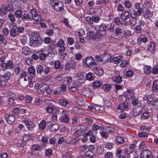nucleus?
<instances>
[{"mask_svg":"<svg viewBox=\"0 0 158 158\" xmlns=\"http://www.w3.org/2000/svg\"><path fill=\"white\" fill-rule=\"evenodd\" d=\"M30 43L34 47H38L42 45L43 40L40 37L39 34L35 32L32 33V35L30 38Z\"/></svg>","mask_w":158,"mask_h":158,"instance_id":"f257e3e1","label":"nucleus"},{"mask_svg":"<svg viewBox=\"0 0 158 158\" xmlns=\"http://www.w3.org/2000/svg\"><path fill=\"white\" fill-rule=\"evenodd\" d=\"M19 0H9L7 4L5 6L8 11L13 12V8H15L19 5Z\"/></svg>","mask_w":158,"mask_h":158,"instance_id":"f03ea898","label":"nucleus"},{"mask_svg":"<svg viewBox=\"0 0 158 158\" xmlns=\"http://www.w3.org/2000/svg\"><path fill=\"white\" fill-rule=\"evenodd\" d=\"M50 3L56 11H60L63 9V3L61 2L58 0H51Z\"/></svg>","mask_w":158,"mask_h":158,"instance_id":"7ed1b4c3","label":"nucleus"},{"mask_svg":"<svg viewBox=\"0 0 158 158\" xmlns=\"http://www.w3.org/2000/svg\"><path fill=\"white\" fill-rule=\"evenodd\" d=\"M32 19L34 20V23L38 24L40 23L41 21L40 16L36 12L35 10L33 9L31 10Z\"/></svg>","mask_w":158,"mask_h":158,"instance_id":"20e7f679","label":"nucleus"},{"mask_svg":"<svg viewBox=\"0 0 158 158\" xmlns=\"http://www.w3.org/2000/svg\"><path fill=\"white\" fill-rule=\"evenodd\" d=\"M89 36L90 39L91 40H101L102 36L104 35L100 34L98 31L96 32L91 31L89 32Z\"/></svg>","mask_w":158,"mask_h":158,"instance_id":"39448f33","label":"nucleus"},{"mask_svg":"<svg viewBox=\"0 0 158 158\" xmlns=\"http://www.w3.org/2000/svg\"><path fill=\"white\" fill-rule=\"evenodd\" d=\"M61 116L59 118L60 121L61 123H68L69 121V118L68 117V113L66 111L63 110L60 112Z\"/></svg>","mask_w":158,"mask_h":158,"instance_id":"423d86ee","label":"nucleus"},{"mask_svg":"<svg viewBox=\"0 0 158 158\" xmlns=\"http://www.w3.org/2000/svg\"><path fill=\"white\" fill-rule=\"evenodd\" d=\"M121 99H122L123 102L120 104L118 109H120L122 110L127 109L128 103L127 102L126 103L125 102L126 101V97L125 96L122 95L120 97L119 99L120 101H122V100H121Z\"/></svg>","mask_w":158,"mask_h":158,"instance_id":"0eeeda50","label":"nucleus"},{"mask_svg":"<svg viewBox=\"0 0 158 158\" xmlns=\"http://www.w3.org/2000/svg\"><path fill=\"white\" fill-rule=\"evenodd\" d=\"M1 67L3 70H6L8 69H11L14 67V64L12 61L9 60L5 62H2Z\"/></svg>","mask_w":158,"mask_h":158,"instance_id":"6e6552de","label":"nucleus"},{"mask_svg":"<svg viewBox=\"0 0 158 158\" xmlns=\"http://www.w3.org/2000/svg\"><path fill=\"white\" fill-rule=\"evenodd\" d=\"M26 125V127L29 131H32L35 127V124L32 122L27 120L22 121Z\"/></svg>","mask_w":158,"mask_h":158,"instance_id":"1a4fd4ad","label":"nucleus"},{"mask_svg":"<svg viewBox=\"0 0 158 158\" xmlns=\"http://www.w3.org/2000/svg\"><path fill=\"white\" fill-rule=\"evenodd\" d=\"M143 106H138L133 110V114L134 116H136L139 115L143 111Z\"/></svg>","mask_w":158,"mask_h":158,"instance_id":"9d476101","label":"nucleus"},{"mask_svg":"<svg viewBox=\"0 0 158 158\" xmlns=\"http://www.w3.org/2000/svg\"><path fill=\"white\" fill-rule=\"evenodd\" d=\"M141 156V158H153L151 152L148 150L143 151Z\"/></svg>","mask_w":158,"mask_h":158,"instance_id":"9b49d317","label":"nucleus"},{"mask_svg":"<svg viewBox=\"0 0 158 158\" xmlns=\"http://www.w3.org/2000/svg\"><path fill=\"white\" fill-rule=\"evenodd\" d=\"M107 28V26L104 23L101 24L99 27L98 31L99 33V34L105 35L106 33V30Z\"/></svg>","mask_w":158,"mask_h":158,"instance_id":"f8f14e48","label":"nucleus"},{"mask_svg":"<svg viewBox=\"0 0 158 158\" xmlns=\"http://www.w3.org/2000/svg\"><path fill=\"white\" fill-rule=\"evenodd\" d=\"M156 44L152 42H150L148 43L147 46V49L148 51L151 53H153L155 51L156 49Z\"/></svg>","mask_w":158,"mask_h":158,"instance_id":"ddd939ff","label":"nucleus"},{"mask_svg":"<svg viewBox=\"0 0 158 158\" xmlns=\"http://www.w3.org/2000/svg\"><path fill=\"white\" fill-rule=\"evenodd\" d=\"M130 16V12L128 10L123 11L120 16V19L123 21L129 19Z\"/></svg>","mask_w":158,"mask_h":158,"instance_id":"4468645a","label":"nucleus"},{"mask_svg":"<svg viewBox=\"0 0 158 158\" xmlns=\"http://www.w3.org/2000/svg\"><path fill=\"white\" fill-rule=\"evenodd\" d=\"M93 70L95 73L98 76H102L103 74V71L102 69L99 67H95Z\"/></svg>","mask_w":158,"mask_h":158,"instance_id":"2eb2a0df","label":"nucleus"},{"mask_svg":"<svg viewBox=\"0 0 158 158\" xmlns=\"http://www.w3.org/2000/svg\"><path fill=\"white\" fill-rule=\"evenodd\" d=\"M78 78V81L80 83H82L85 81L86 79L85 78V74L84 73H79L77 74Z\"/></svg>","mask_w":158,"mask_h":158,"instance_id":"dca6fc26","label":"nucleus"},{"mask_svg":"<svg viewBox=\"0 0 158 158\" xmlns=\"http://www.w3.org/2000/svg\"><path fill=\"white\" fill-rule=\"evenodd\" d=\"M6 118L7 123L10 124H12L15 120V118L12 115H9L8 114H6L5 115Z\"/></svg>","mask_w":158,"mask_h":158,"instance_id":"f3484780","label":"nucleus"},{"mask_svg":"<svg viewBox=\"0 0 158 158\" xmlns=\"http://www.w3.org/2000/svg\"><path fill=\"white\" fill-rule=\"evenodd\" d=\"M115 33L116 35L121 38L123 37L124 34V31L123 29L117 27L115 30Z\"/></svg>","mask_w":158,"mask_h":158,"instance_id":"a211bd4d","label":"nucleus"},{"mask_svg":"<svg viewBox=\"0 0 158 158\" xmlns=\"http://www.w3.org/2000/svg\"><path fill=\"white\" fill-rule=\"evenodd\" d=\"M92 61H95L94 58L92 56H88L85 60H83V63L85 65L88 67L89 65L90 64Z\"/></svg>","mask_w":158,"mask_h":158,"instance_id":"6ab92c4d","label":"nucleus"},{"mask_svg":"<svg viewBox=\"0 0 158 158\" xmlns=\"http://www.w3.org/2000/svg\"><path fill=\"white\" fill-rule=\"evenodd\" d=\"M76 64L70 63H67L65 65L64 69L66 70H70L75 69Z\"/></svg>","mask_w":158,"mask_h":158,"instance_id":"aec40b11","label":"nucleus"},{"mask_svg":"<svg viewBox=\"0 0 158 158\" xmlns=\"http://www.w3.org/2000/svg\"><path fill=\"white\" fill-rule=\"evenodd\" d=\"M140 3L137 2L135 4V8L137 10L136 11L140 15L143 12V8L140 7Z\"/></svg>","mask_w":158,"mask_h":158,"instance_id":"412c9836","label":"nucleus"},{"mask_svg":"<svg viewBox=\"0 0 158 158\" xmlns=\"http://www.w3.org/2000/svg\"><path fill=\"white\" fill-rule=\"evenodd\" d=\"M122 60V57L121 56H119L113 57V58H112L111 60H110V62H114L115 64H118Z\"/></svg>","mask_w":158,"mask_h":158,"instance_id":"4be33fe9","label":"nucleus"},{"mask_svg":"<svg viewBox=\"0 0 158 158\" xmlns=\"http://www.w3.org/2000/svg\"><path fill=\"white\" fill-rule=\"evenodd\" d=\"M102 56L103 57L104 63L108 61L110 62V60H111L112 57L108 54H103L102 55Z\"/></svg>","mask_w":158,"mask_h":158,"instance_id":"5701e85b","label":"nucleus"},{"mask_svg":"<svg viewBox=\"0 0 158 158\" xmlns=\"http://www.w3.org/2000/svg\"><path fill=\"white\" fill-rule=\"evenodd\" d=\"M152 15V14L151 13V11L148 9L146 10L143 14V16L145 19H149L151 17Z\"/></svg>","mask_w":158,"mask_h":158,"instance_id":"b1692460","label":"nucleus"},{"mask_svg":"<svg viewBox=\"0 0 158 158\" xmlns=\"http://www.w3.org/2000/svg\"><path fill=\"white\" fill-rule=\"evenodd\" d=\"M115 143L118 144H122L124 142V140L123 138L120 136H118L116 137Z\"/></svg>","mask_w":158,"mask_h":158,"instance_id":"393cba45","label":"nucleus"},{"mask_svg":"<svg viewBox=\"0 0 158 158\" xmlns=\"http://www.w3.org/2000/svg\"><path fill=\"white\" fill-rule=\"evenodd\" d=\"M152 89L154 91H156L158 90V80H155L152 84Z\"/></svg>","mask_w":158,"mask_h":158,"instance_id":"a878e982","label":"nucleus"},{"mask_svg":"<svg viewBox=\"0 0 158 158\" xmlns=\"http://www.w3.org/2000/svg\"><path fill=\"white\" fill-rule=\"evenodd\" d=\"M150 116V113L148 111H146L141 116V118L142 119H146L148 118Z\"/></svg>","mask_w":158,"mask_h":158,"instance_id":"bb28decb","label":"nucleus"},{"mask_svg":"<svg viewBox=\"0 0 158 158\" xmlns=\"http://www.w3.org/2000/svg\"><path fill=\"white\" fill-rule=\"evenodd\" d=\"M11 76L10 73L8 71H6L4 75H2V77L4 78L6 80L8 81L10 80Z\"/></svg>","mask_w":158,"mask_h":158,"instance_id":"cd10ccee","label":"nucleus"},{"mask_svg":"<svg viewBox=\"0 0 158 158\" xmlns=\"http://www.w3.org/2000/svg\"><path fill=\"white\" fill-rule=\"evenodd\" d=\"M122 151L120 149H117L116 152V155L118 158H126L124 155L122 154Z\"/></svg>","mask_w":158,"mask_h":158,"instance_id":"c85d7f7f","label":"nucleus"},{"mask_svg":"<svg viewBox=\"0 0 158 158\" xmlns=\"http://www.w3.org/2000/svg\"><path fill=\"white\" fill-rule=\"evenodd\" d=\"M133 13H131L130 14V16H131L132 19L137 20V16H139L140 15H139V14L135 10H133Z\"/></svg>","mask_w":158,"mask_h":158,"instance_id":"c756f323","label":"nucleus"},{"mask_svg":"<svg viewBox=\"0 0 158 158\" xmlns=\"http://www.w3.org/2000/svg\"><path fill=\"white\" fill-rule=\"evenodd\" d=\"M29 73L32 74V77H34L35 76V70L34 67H30L28 69Z\"/></svg>","mask_w":158,"mask_h":158,"instance_id":"7c9ffc66","label":"nucleus"},{"mask_svg":"<svg viewBox=\"0 0 158 158\" xmlns=\"http://www.w3.org/2000/svg\"><path fill=\"white\" fill-rule=\"evenodd\" d=\"M6 9L5 5L3 6L2 8L0 9V15H6L8 14V11Z\"/></svg>","mask_w":158,"mask_h":158,"instance_id":"2f4dec72","label":"nucleus"},{"mask_svg":"<svg viewBox=\"0 0 158 158\" xmlns=\"http://www.w3.org/2000/svg\"><path fill=\"white\" fill-rule=\"evenodd\" d=\"M14 14L16 18L18 19L20 18H21L22 16V15L23 12L21 10H17L15 12Z\"/></svg>","mask_w":158,"mask_h":158,"instance_id":"473e14b6","label":"nucleus"},{"mask_svg":"<svg viewBox=\"0 0 158 158\" xmlns=\"http://www.w3.org/2000/svg\"><path fill=\"white\" fill-rule=\"evenodd\" d=\"M41 141L43 143L42 147H43L44 148H45L48 143V138L46 137H43L41 139Z\"/></svg>","mask_w":158,"mask_h":158,"instance_id":"72a5a7b5","label":"nucleus"},{"mask_svg":"<svg viewBox=\"0 0 158 158\" xmlns=\"http://www.w3.org/2000/svg\"><path fill=\"white\" fill-rule=\"evenodd\" d=\"M102 84L101 81H96L93 82L92 84L93 87L95 88H97L100 87Z\"/></svg>","mask_w":158,"mask_h":158,"instance_id":"f704fd0d","label":"nucleus"},{"mask_svg":"<svg viewBox=\"0 0 158 158\" xmlns=\"http://www.w3.org/2000/svg\"><path fill=\"white\" fill-rule=\"evenodd\" d=\"M86 79L89 81H92L94 78L93 76V74L91 73H89L87 74L85 73Z\"/></svg>","mask_w":158,"mask_h":158,"instance_id":"c9c22d12","label":"nucleus"},{"mask_svg":"<svg viewBox=\"0 0 158 158\" xmlns=\"http://www.w3.org/2000/svg\"><path fill=\"white\" fill-rule=\"evenodd\" d=\"M8 102L9 105L13 106L16 104L17 100L12 98H10L8 100Z\"/></svg>","mask_w":158,"mask_h":158,"instance_id":"e433bc0d","label":"nucleus"},{"mask_svg":"<svg viewBox=\"0 0 158 158\" xmlns=\"http://www.w3.org/2000/svg\"><path fill=\"white\" fill-rule=\"evenodd\" d=\"M95 59L98 62H99L100 64H102L104 63L102 55L101 56L96 55L95 57Z\"/></svg>","mask_w":158,"mask_h":158,"instance_id":"4c0bfd02","label":"nucleus"},{"mask_svg":"<svg viewBox=\"0 0 158 158\" xmlns=\"http://www.w3.org/2000/svg\"><path fill=\"white\" fill-rule=\"evenodd\" d=\"M60 58L64 60H67L68 58V54L64 52H62L60 54Z\"/></svg>","mask_w":158,"mask_h":158,"instance_id":"58836bf2","label":"nucleus"},{"mask_svg":"<svg viewBox=\"0 0 158 158\" xmlns=\"http://www.w3.org/2000/svg\"><path fill=\"white\" fill-rule=\"evenodd\" d=\"M42 146L38 145H37L33 144L31 147V149L34 151H40L41 150Z\"/></svg>","mask_w":158,"mask_h":158,"instance_id":"ea45409f","label":"nucleus"},{"mask_svg":"<svg viewBox=\"0 0 158 158\" xmlns=\"http://www.w3.org/2000/svg\"><path fill=\"white\" fill-rule=\"evenodd\" d=\"M21 19L23 20L30 19H31V16L30 15L28 14H24L22 16Z\"/></svg>","mask_w":158,"mask_h":158,"instance_id":"a19ab883","label":"nucleus"},{"mask_svg":"<svg viewBox=\"0 0 158 158\" xmlns=\"http://www.w3.org/2000/svg\"><path fill=\"white\" fill-rule=\"evenodd\" d=\"M10 35L12 36H15L18 35L15 27L12 28L10 31Z\"/></svg>","mask_w":158,"mask_h":158,"instance_id":"79ce46f5","label":"nucleus"},{"mask_svg":"<svg viewBox=\"0 0 158 158\" xmlns=\"http://www.w3.org/2000/svg\"><path fill=\"white\" fill-rule=\"evenodd\" d=\"M7 41L4 37V36L0 34V44L5 45L6 44Z\"/></svg>","mask_w":158,"mask_h":158,"instance_id":"37998d69","label":"nucleus"},{"mask_svg":"<svg viewBox=\"0 0 158 158\" xmlns=\"http://www.w3.org/2000/svg\"><path fill=\"white\" fill-rule=\"evenodd\" d=\"M60 113V110H56L55 113H53L52 114V119L54 121H56L57 120L58 115Z\"/></svg>","mask_w":158,"mask_h":158,"instance_id":"c03bdc74","label":"nucleus"},{"mask_svg":"<svg viewBox=\"0 0 158 158\" xmlns=\"http://www.w3.org/2000/svg\"><path fill=\"white\" fill-rule=\"evenodd\" d=\"M59 125L57 123L54 124L51 127V130L52 131H55L59 128Z\"/></svg>","mask_w":158,"mask_h":158,"instance_id":"a18cd8bd","label":"nucleus"},{"mask_svg":"<svg viewBox=\"0 0 158 158\" xmlns=\"http://www.w3.org/2000/svg\"><path fill=\"white\" fill-rule=\"evenodd\" d=\"M36 70L38 73L40 74L44 70V69L42 66L38 65L36 67Z\"/></svg>","mask_w":158,"mask_h":158,"instance_id":"49530a36","label":"nucleus"},{"mask_svg":"<svg viewBox=\"0 0 158 158\" xmlns=\"http://www.w3.org/2000/svg\"><path fill=\"white\" fill-rule=\"evenodd\" d=\"M46 126V122L44 120H42L39 124V127L42 130H44Z\"/></svg>","mask_w":158,"mask_h":158,"instance_id":"de8ad7c7","label":"nucleus"},{"mask_svg":"<svg viewBox=\"0 0 158 158\" xmlns=\"http://www.w3.org/2000/svg\"><path fill=\"white\" fill-rule=\"evenodd\" d=\"M3 79V78L2 77V75H0V85L2 87L4 86L6 83V80Z\"/></svg>","mask_w":158,"mask_h":158,"instance_id":"09e8293b","label":"nucleus"},{"mask_svg":"<svg viewBox=\"0 0 158 158\" xmlns=\"http://www.w3.org/2000/svg\"><path fill=\"white\" fill-rule=\"evenodd\" d=\"M17 32L18 35L19 33H20L23 32L24 31V28L23 27H15Z\"/></svg>","mask_w":158,"mask_h":158,"instance_id":"8fccbe9b","label":"nucleus"},{"mask_svg":"<svg viewBox=\"0 0 158 158\" xmlns=\"http://www.w3.org/2000/svg\"><path fill=\"white\" fill-rule=\"evenodd\" d=\"M29 48L27 46L24 47L22 49V52L23 54L27 55L28 54L29 51Z\"/></svg>","mask_w":158,"mask_h":158,"instance_id":"3c124183","label":"nucleus"},{"mask_svg":"<svg viewBox=\"0 0 158 158\" xmlns=\"http://www.w3.org/2000/svg\"><path fill=\"white\" fill-rule=\"evenodd\" d=\"M144 72L146 74H148L151 73V67L150 66H145Z\"/></svg>","mask_w":158,"mask_h":158,"instance_id":"603ef678","label":"nucleus"},{"mask_svg":"<svg viewBox=\"0 0 158 158\" xmlns=\"http://www.w3.org/2000/svg\"><path fill=\"white\" fill-rule=\"evenodd\" d=\"M138 135L140 137L145 138L146 137H148V134L145 132H140L138 133Z\"/></svg>","mask_w":158,"mask_h":158,"instance_id":"864d4df0","label":"nucleus"},{"mask_svg":"<svg viewBox=\"0 0 158 158\" xmlns=\"http://www.w3.org/2000/svg\"><path fill=\"white\" fill-rule=\"evenodd\" d=\"M60 103L61 105L63 106H66L69 103V102L65 99L60 100Z\"/></svg>","mask_w":158,"mask_h":158,"instance_id":"5fc2aeb1","label":"nucleus"},{"mask_svg":"<svg viewBox=\"0 0 158 158\" xmlns=\"http://www.w3.org/2000/svg\"><path fill=\"white\" fill-rule=\"evenodd\" d=\"M85 31L82 29H81L79 30L76 32V34L78 36H81L85 34Z\"/></svg>","mask_w":158,"mask_h":158,"instance_id":"6e6d98bb","label":"nucleus"},{"mask_svg":"<svg viewBox=\"0 0 158 158\" xmlns=\"http://www.w3.org/2000/svg\"><path fill=\"white\" fill-rule=\"evenodd\" d=\"M8 17L9 18L10 21L12 23L14 22L15 20V18L14 14L12 13H10L8 15Z\"/></svg>","mask_w":158,"mask_h":158,"instance_id":"4d7b16f0","label":"nucleus"},{"mask_svg":"<svg viewBox=\"0 0 158 158\" xmlns=\"http://www.w3.org/2000/svg\"><path fill=\"white\" fill-rule=\"evenodd\" d=\"M92 129L93 131H96L99 129H104L103 127H99L98 125L94 124L92 127Z\"/></svg>","mask_w":158,"mask_h":158,"instance_id":"13d9d810","label":"nucleus"},{"mask_svg":"<svg viewBox=\"0 0 158 158\" xmlns=\"http://www.w3.org/2000/svg\"><path fill=\"white\" fill-rule=\"evenodd\" d=\"M124 5L125 7L128 8H130L131 7V4L128 1H125L124 3Z\"/></svg>","mask_w":158,"mask_h":158,"instance_id":"bf43d9fd","label":"nucleus"},{"mask_svg":"<svg viewBox=\"0 0 158 158\" xmlns=\"http://www.w3.org/2000/svg\"><path fill=\"white\" fill-rule=\"evenodd\" d=\"M64 41L63 40H59L57 44V46L60 48L64 46Z\"/></svg>","mask_w":158,"mask_h":158,"instance_id":"052dcab7","label":"nucleus"},{"mask_svg":"<svg viewBox=\"0 0 158 158\" xmlns=\"http://www.w3.org/2000/svg\"><path fill=\"white\" fill-rule=\"evenodd\" d=\"M111 88L110 85L108 84H106L103 86L102 88L105 91H108Z\"/></svg>","mask_w":158,"mask_h":158,"instance_id":"680f3d73","label":"nucleus"},{"mask_svg":"<svg viewBox=\"0 0 158 158\" xmlns=\"http://www.w3.org/2000/svg\"><path fill=\"white\" fill-rule=\"evenodd\" d=\"M135 31L137 33H140L142 31L141 27L139 25H137L135 28Z\"/></svg>","mask_w":158,"mask_h":158,"instance_id":"e2e57ef3","label":"nucleus"},{"mask_svg":"<svg viewBox=\"0 0 158 158\" xmlns=\"http://www.w3.org/2000/svg\"><path fill=\"white\" fill-rule=\"evenodd\" d=\"M30 135L28 134L24 135L23 138V141L27 142L30 139Z\"/></svg>","mask_w":158,"mask_h":158,"instance_id":"0e129e2a","label":"nucleus"},{"mask_svg":"<svg viewBox=\"0 0 158 158\" xmlns=\"http://www.w3.org/2000/svg\"><path fill=\"white\" fill-rule=\"evenodd\" d=\"M20 69H21L19 66H17L14 68V71L16 75H19V74L20 72Z\"/></svg>","mask_w":158,"mask_h":158,"instance_id":"69168bd1","label":"nucleus"},{"mask_svg":"<svg viewBox=\"0 0 158 158\" xmlns=\"http://www.w3.org/2000/svg\"><path fill=\"white\" fill-rule=\"evenodd\" d=\"M94 131L92 130H89L87 133H85L83 134V136L85 137L86 136H91L93 135Z\"/></svg>","mask_w":158,"mask_h":158,"instance_id":"338daca9","label":"nucleus"},{"mask_svg":"<svg viewBox=\"0 0 158 158\" xmlns=\"http://www.w3.org/2000/svg\"><path fill=\"white\" fill-rule=\"evenodd\" d=\"M128 116V114L124 112L122 113L119 115V117L121 119H125Z\"/></svg>","mask_w":158,"mask_h":158,"instance_id":"774afa93","label":"nucleus"}]
</instances>
